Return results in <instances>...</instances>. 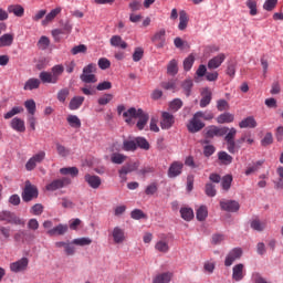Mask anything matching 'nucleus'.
<instances>
[{
  "label": "nucleus",
  "mask_w": 283,
  "mask_h": 283,
  "mask_svg": "<svg viewBox=\"0 0 283 283\" xmlns=\"http://www.w3.org/2000/svg\"><path fill=\"white\" fill-rule=\"evenodd\" d=\"M63 72H65V66H63V64H57L54 65L51 71H42L39 74V78L35 77H31L29 78L24 86L23 90L24 91H30L32 92V90H39V87H41V83L49 84V85H56V83H59L61 76H63Z\"/></svg>",
  "instance_id": "f257e3e1"
},
{
  "label": "nucleus",
  "mask_w": 283,
  "mask_h": 283,
  "mask_svg": "<svg viewBox=\"0 0 283 283\" xmlns=\"http://www.w3.org/2000/svg\"><path fill=\"white\" fill-rule=\"evenodd\" d=\"M95 72H96V64L91 63L84 66L83 73L80 76L82 83H86V84L97 83L98 78H96V76L94 75Z\"/></svg>",
  "instance_id": "f03ea898"
},
{
  "label": "nucleus",
  "mask_w": 283,
  "mask_h": 283,
  "mask_svg": "<svg viewBox=\"0 0 283 283\" xmlns=\"http://www.w3.org/2000/svg\"><path fill=\"white\" fill-rule=\"evenodd\" d=\"M34 198H39V189H36V186L32 185L30 181H25V186L22 191L23 202H32Z\"/></svg>",
  "instance_id": "7ed1b4c3"
},
{
  "label": "nucleus",
  "mask_w": 283,
  "mask_h": 283,
  "mask_svg": "<svg viewBox=\"0 0 283 283\" xmlns=\"http://www.w3.org/2000/svg\"><path fill=\"white\" fill-rule=\"evenodd\" d=\"M229 132V127H218L216 125H211L205 128L206 138H216L227 136Z\"/></svg>",
  "instance_id": "20e7f679"
},
{
  "label": "nucleus",
  "mask_w": 283,
  "mask_h": 283,
  "mask_svg": "<svg viewBox=\"0 0 283 283\" xmlns=\"http://www.w3.org/2000/svg\"><path fill=\"white\" fill-rule=\"evenodd\" d=\"M72 185V179L70 177H62L60 179H55L45 186L46 191H57V189H63L64 187H69Z\"/></svg>",
  "instance_id": "39448f33"
},
{
  "label": "nucleus",
  "mask_w": 283,
  "mask_h": 283,
  "mask_svg": "<svg viewBox=\"0 0 283 283\" xmlns=\"http://www.w3.org/2000/svg\"><path fill=\"white\" fill-rule=\"evenodd\" d=\"M228 134L224 137V140L227 143V149L229 154H235L238 151V146L235 145V136L238 134V129L235 128H228Z\"/></svg>",
  "instance_id": "423d86ee"
},
{
  "label": "nucleus",
  "mask_w": 283,
  "mask_h": 283,
  "mask_svg": "<svg viewBox=\"0 0 283 283\" xmlns=\"http://www.w3.org/2000/svg\"><path fill=\"white\" fill-rule=\"evenodd\" d=\"M42 160H45V151L40 150L33 155L25 164L27 171H32L36 169V165H40Z\"/></svg>",
  "instance_id": "0eeeda50"
},
{
  "label": "nucleus",
  "mask_w": 283,
  "mask_h": 283,
  "mask_svg": "<svg viewBox=\"0 0 283 283\" xmlns=\"http://www.w3.org/2000/svg\"><path fill=\"white\" fill-rule=\"evenodd\" d=\"M176 124V117L169 112H161L160 127L161 129H171Z\"/></svg>",
  "instance_id": "6e6552de"
},
{
  "label": "nucleus",
  "mask_w": 283,
  "mask_h": 283,
  "mask_svg": "<svg viewBox=\"0 0 283 283\" xmlns=\"http://www.w3.org/2000/svg\"><path fill=\"white\" fill-rule=\"evenodd\" d=\"M30 264V260L28 258H22L10 264V271L12 273H23L28 271V265Z\"/></svg>",
  "instance_id": "1a4fd4ad"
},
{
  "label": "nucleus",
  "mask_w": 283,
  "mask_h": 283,
  "mask_svg": "<svg viewBox=\"0 0 283 283\" xmlns=\"http://www.w3.org/2000/svg\"><path fill=\"white\" fill-rule=\"evenodd\" d=\"M187 129L190 134H198L201 129H205V122L197 118L196 115L187 124Z\"/></svg>",
  "instance_id": "9d476101"
},
{
  "label": "nucleus",
  "mask_w": 283,
  "mask_h": 283,
  "mask_svg": "<svg viewBox=\"0 0 283 283\" xmlns=\"http://www.w3.org/2000/svg\"><path fill=\"white\" fill-rule=\"evenodd\" d=\"M139 167L138 163L126 164L118 170L119 178L122 182H127V174H132L133 171H137Z\"/></svg>",
  "instance_id": "9b49d317"
},
{
  "label": "nucleus",
  "mask_w": 283,
  "mask_h": 283,
  "mask_svg": "<svg viewBox=\"0 0 283 283\" xmlns=\"http://www.w3.org/2000/svg\"><path fill=\"white\" fill-rule=\"evenodd\" d=\"M0 222H8V224H23V221L10 211L0 212Z\"/></svg>",
  "instance_id": "f8f14e48"
},
{
  "label": "nucleus",
  "mask_w": 283,
  "mask_h": 283,
  "mask_svg": "<svg viewBox=\"0 0 283 283\" xmlns=\"http://www.w3.org/2000/svg\"><path fill=\"white\" fill-rule=\"evenodd\" d=\"M220 207L223 211H229L230 213H235V211H240V203L235 200L220 201Z\"/></svg>",
  "instance_id": "ddd939ff"
},
{
  "label": "nucleus",
  "mask_w": 283,
  "mask_h": 283,
  "mask_svg": "<svg viewBox=\"0 0 283 283\" xmlns=\"http://www.w3.org/2000/svg\"><path fill=\"white\" fill-rule=\"evenodd\" d=\"M240 258H242V249L240 248L232 249L226 258V261H224L226 266H231V264H233L235 260H240Z\"/></svg>",
  "instance_id": "4468645a"
},
{
  "label": "nucleus",
  "mask_w": 283,
  "mask_h": 283,
  "mask_svg": "<svg viewBox=\"0 0 283 283\" xmlns=\"http://www.w3.org/2000/svg\"><path fill=\"white\" fill-rule=\"evenodd\" d=\"M144 111L142 108L136 109L135 107L128 108L126 112L123 113V117L126 118L125 123L128 125L132 124L133 118H138L143 116Z\"/></svg>",
  "instance_id": "2eb2a0df"
},
{
  "label": "nucleus",
  "mask_w": 283,
  "mask_h": 283,
  "mask_svg": "<svg viewBox=\"0 0 283 283\" xmlns=\"http://www.w3.org/2000/svg\"><path fill=\"white\" fill-rule=\"evenodd\" d=\"M226 60L227 55L224 53H219L217 56L208 61V70H218V67H220Z\"/></svg>",
  "instance_id": "dca6fc26"
},
{
  "label": "nucleus",
  "mask_w": 283,
  "mask_h": 283,
  "mask_svg": "<svg viewBox=\"0 0 283 283\" xmlns=\"http://www.w3.org/2000/svg\"><path fill=\"white\" fill-rule=\"evenodd\" d=\"M84 180H85V182H87V185H88V187H91V189H98L101 187V185H103V180L101 179V177H98L96 175L86 174L84 176Z\"/></svg>",
  "instance_id": "f3484780"
},
{
  "label": "nucleus",
  "mask_w": 283,
  "mask_h": 283,
  "mask_svg": "<svg viewBox=\"0 0 283 283\" xmlns=\"http://www.w3.org/2000/svg\"><path fill=\"white\" fill-rule=\"evenodd\" d=\"M111 235L115 244H123V242H125L126 240L125 230L122 229L120 227H115L112 230Z\"/></svg>",
  "instance_id": "a211bd4d"
},
{
  "label": "nucleus",
  "mask_w": 283,
  "mask_h": 283,
  "mask_svg": "<svg viewBox=\"0 0 283 283\" xmlns=\"http://www.w3.org/2000/svg\"><path fill=\"white\" fill-rule=\"evenodd\" d=\"M185 165L180 161H174L168 169V178H178L182 174Z\"/></svg>",
  "instance_id": "6ab92c4d"
},
{
  "label": "nucleus",
  "mask_w": 283,
  "mask_h": 283,
  "mask_svg": "<svg viewBox=\"0 0 283 283\" xmlns=\"http://www.w3.org/2000/svg\"><path fill=\"white\" fill-rule=\"evenodd\" d=\"M166 31L165 29H161L157 31L153 38L151 41L155 43L156 48H165L166 39H165Z\"/></svg>",
  "instance_id": "aec40b11"
},
{
  "label": "nucleus",
  "mask_w": 283,
  "mask_h": 283,
  "mask_svg": "<svg viewBox=\"0 0 283 283\" xmlns=\"http://www.w3.org/2000/svg\"><path fill=\"white\" fill-rule=\"evenodd\" d=\"M239 127L240 129H255L258 127V120L253 116H248L239 123Z\"/></svg>",
  "instance_id": "412c9836"
},
{
  "label": "nucleus",
  "mask_w": 283,
  "mask_h": 283,
  "mask_svg": "<svg viewBox=\"0 0 283 283\" xmlns=\"http://www.w3.org/2000/svg\"><path fill=\"white\" fill-rule=\"evenodd\" d=\"M232 279L235 282H240V281L244 280V264L239 263V264L233 266V269H232Z\"/></svg>",
  "instance_id": "4be33fe9"
},
{
  "label": "nucleus",
  "mask_w": 283,
  "mask_h": 283,
  "mask_svg": "<svg viewBox=\"0 0 283 283\" xmlns=\"http://www.w3.org/2000/svg\"><path fill=\"white\" fill-rule=\"evenodd\" d=\"M83 103H85V97L74 96L69 103V109H71V112L81 109V106L83 105Z\"/></svg>",
  "instance_id": "5701e85b"
},
{
  "label": "nucleus",
  "mask_w": 283,
  "mask_h": 283,
  "mask_svg": "<svg viewBox=\"0 0 283 283\" xmlns=\"http://www.w3.org/2000/svg\"><path fill=\"white\" fill-rule=\"evenodd\" d=\"M113 48H120V50H127V42L120 35H113L109 40Z\"/></svg>",
  "instance_id": "b1692460"
},
{
  "label": "nucleus",
  "mask_w": 283,
  "mask_h": 283,
  "mask_svg": "<svg viewBox=\"0 0 283 283\" xmlns=\"http://www.w3.org/2000/svg\"><path fill=\"white\" fill-rule=\"evenodd\" d=\"M172 277H174V273L164 272V273L157 274L154 277L153 283H169V282H171Z\"/></svg>",
  "instance_id": "393cba45"
},
{
  "label": "nucleus",
  "mask_w": 283,
  "mask_h": 283,
  "mask_svg": "<svg viewBox=\"0 0 283 283\" xmlns=\"http://www.w3.org/2000/svg\"><path fill=\"white\" fill-rule=\"evenodd\" d=\"M187 25H189V15L187 14V11L182 10L179 12L178 29L180 31H185V30H187Z\"/></svg>",
  "instance_id": "a878e982"
},
{
  "label": "nucleus",
  "mask_w": 283,
  "mask_h": 283,
  "mask_svg": "<svg viewBox=\"0 0 283 283\" xmlns=\"http://www.w3.org/2000/svg\"><path fill=\"white\" fill-rule=\"evenodd\" d=\"M61 7H57L53 10H51L50 13H48L44 18V20L42 21V25H48V23H52V21H54V19H56V17H59V14H61Z\"/></svg>",
  "instance_id": "bb28decb"
},
{
  "label": "nucleus",
  "mask_w": 283,
  "mask_h": 283,
  "mask_svg": "<svg viewBox=\"0 0 283 283\" xmlns=\"http://www.w3.org/2000/svg\"><path fill=\"white\" fill-rule=\"evenodd\" d=\"M14 43V34L6 33L0 36V48H10Z\"/></svg>",
  "instance_id": "cd10ccee"
},
{
  "label": "nucleus",
  "mask_w": 283,
  "mask_h": 283,
  "mask_svg": "<svg viewBox=\"0 0 283 283\" xmlns=\"http://www.w3.org/2000/svg\"><path fill=\"white\" fill-rule=\"evenodd\" d=\"M11 127L14 132L23 133L25 132V122L19 117H15L11 120Z\"/></svg>",
  "instance_id": "c85d7f7f"
},
{
  "label": "nucleus",
  "mask_w": 283,
  "mask_h": 283,
  "mask_svg": "<svg viewBox=\"0 0 283 283\" xmlns=\"http://www.w3.org/2000/svg\"><path fill=\"white\" fill-rule=\"evenodd\" d=\"M235 120V115L231 113H223L217 117V123L219 125H224L227 123H233Z\"/></svg>",
  "instance_id": "c756f323"
},
{
  "label": "nucleus",
  "mask_w": 283,
  "mask_h": 283,
  "mask_svg": "<svg viewBox=\"0 0 283 283\" xmlns=\"http://www.w3.org/2000/svg\"><path fill=\"white\" fill-rule=\"evenodd\" d=\"M156 251L159 253H169V241L161 239L155 244Z\"/></svg>",
  "instance_id": "7c9ffc66"
},
{
  "label": "nucleus",
  "mask_w": 283,
  "mask_h": 283,
  "mask_svg": "<svg viewBox=\"0 0 283 283\" xmlns=\"http://www.w3.org/2000/svg\"><path fill=\"white\" fill-rule=\"evenodd\" d=\"M8 12L14 14L15 17H23L25 9L20 4H11L8 7Z\"/></svg>",
  "instance_id": "2f4dec72"
},
{
  "label": "nucleus",
  "mask_w": 283,
  "mask_h": 283,
  "mask_svg": "<svg viewBox=\"0 0 283 283\" xmlns=\"http://www.w3.org/2000/svg\"><path fill=\"white\" fill-rule=\"evenodd\" d=\"M201 95L200 107H207L211 103L212 94L209 88H205Z\"/></svg>",
  "instance_id": "473e14b6"
},
{
  "label": "nucleus",
  "mask_w": 283,
  "mask_h": 283,
  "mask_svg": "<svg viewBox=\"0 0 283 283\" xmlns=\"http://www.w3.org/2000/svg\"><path fill=\"white\" fill-rule=\"evenodd\" d=\"M65 233H67V226L63 224H59L48 231V235H65Z\"/></svg>",
  "instance_id": "72a5a7b5"
},
{
  "label": "nucleus",
  "mask_w": 283,
  "mask_h": 283,
  "mask_svg": "<svg viewBox=\"0 0 283 283\" xmlns=\"http://www.w3.org/2000/svg\"><path fill=\"white\" fill-rule=\"evenodd\" d=\"M62 176H70L71 178H76L78 176V168L76 167H64L60 169Z\"/></svg>",
  "instance_id": "f704fd0d"
},
{
  "label": "nucleus",
  "mask_w": 283,
  "mask_h": 283,
  "mask_svg": "<svg viewBox=\"0 0 283 283\" xmlns=\"http://www.w3.org/2000/svg\"><path fill=\"white\" fill-rule=\"evenodd\" d=\"M66 120L70 125V127H73L74 129H81V119L76 115H69L66 117Z\"/></svg>",
  "instance_id": "c9c22d12"
},
{
  "label": "nucleus",
  "mask_w": 283,
  "mask_h": 283,
  "mask_svg": "<svg viewBox=\"0 0 283 283\" xmlns=\"http://www.w3.org/2000/svg\"><path fill=\"white\" fill-rule=\"evenodd\" d=\"M180 214L182 220H186V222H191V220H193V209L191 208H181Z\"/></svg>",
  "instance_id": "e433bc0d"
},
{
  "label": "nucleus",
  "mask_w": 283,
  "mask_h": 283,
  "mask_svg": "<svg viewBox=\"0 0 283 283\" xmlns=\"http://www.w3.org/2000/svg\"><path fill=\"white\" fill-rule=\"evenodd\" d=\"M125 160H127V156H125V155H123L120 153H113L111 155V161L114 165H123Z\"/></svg>",
  "instance_id": "4c0bfd02"
},
{
  "label": "nucleus",
  "mask_w": 283,
  "mask_h": 283,
  "mask_svg": "<svg viewBox=\"0 0 283 283\" xmlns=\"http://www.w3.org/2000/svg\"><path fill=\"white\" fill-rule=\"evenodd\" d=\"M208 216H209V210L207 209V206H201L198 208L197 220H199V222H205Z\"/></svg>",
  "instance_id": "58836bf2"
},
{
  "label": "nucleus",
  "mask_w": 283,
  "mask_h": 283,
  "mask_svg": "<svg viewBox=\"0 0 283 283\" xmlns=\"http://www.w3.org/2000/svg\"><path fill=\"white\" fill-rule=\"evenodd\" d=\"M218 158L222 163V165H231V163H233V157L227 151H219Z\"/></svg>",
  "instance_id": "ea45409f"
},
{
  "label": "nucleus",
  "mask_w": 283,
  "mask_h": 283,
  "mask_svg": "<svg viewBox=\"0 0 283 283\" xmlns=\"http://www.w3.org/2000/svg\"><path fill=\"white\" fill-rule=\"evenodd\" d=\"M135 144L139 149H144L145 151H149L150 145L149 142L145 137L135 138Z\"/></svg>",
  "instance_id": "a19ab883"
},
{
  "label": "nucleus",
  "mask_w": 283,
  "mask_h": 283,
  "mask_svg": "<svg viewBox=\"0 0 283 283\" xmlns=\"http://www.w3.org/2000/svg\"><path fill=\"white\" fill-rule=\"evenodd\" d=\"M231 182H233V176L226 175L221 179V187L224 191H229L231 189Z\"/></svg>",
  "instance_id": "79ce46f5"
},
{
  "label": "nucleus",
  "mask_w": 283,
  "mask_h": 283,
  "mask_svg": "<svg viewBox=\"0 0 283 283\" xmlns=\"http://www.w3.org/2000/svg\"><path fill=\"white\" fill-rule=\"evenodd\" d=\"M137 118H139L137 122V128L139 129V132H143V129H145V125H147V123L149 122V115L145 114L144 112Z\"/></svg>",
  "instance_id": "37998d69"
},
{
  "label": "nucleus",
  "mask_w": 283,
  "mask_h": 283,
  "mask_svg": "<svg viewBox=\"0 0 283 283\" xmlns=\"http://www.w3.org/2000/svg\"><path fill=\"white\" fill-rule=\"evenodd\" d=\"M24 107L29 115L36 114V102H34V99H27L24 102Z\"/></svg>",
  "instance_id": "c03bdc74"
},
{
  "label": "nucleus",
  "mask_w": 283,
  "mask_h": 283,
  "mask_svg": "<svg viewBox=\"0 0 283 283\" xmlns=\"http://www.w3.org/2000/svg\"><path fill=\"white\" fill-rule=\"evenodd\" d=\"M167 73L170 76H176L178 74V61L171 60L167 65Z\"/></svg>",
  "instance_id": "a18cd8bd"
},
{
  "label": "nucleus",
  "mask_w": 283,
  "mask_h": 283,
  "mask_svg": "<svg viewBox=\"0 0 283 283\" xmlns=\"http://www.w3.org/2000/svg\"><path fill=\"white\" fill-rule=\"evenodd\" d=\"M264 165V160H259L254 164H252V166H249L245 170V176H251V174H255V171H258L260 169V167H262Z\"/></svg>",
  "instance_id": "49530a36"
},
{
  "label": "nucleus",
  "mask_w": 283,
  "mask_h": 283,
  "mask_svg": "<svg viewBox=\"0 0 283 283\" xmlns=\"http://www.w3.org/2000/svg\"><path fill=\"white\" fill-rule=\"evenodd\" d=\"M123 149H124V151H136L138 149V146L136 145V139L135 140H124Z\"/></svg>",
  "instance_id": "de8ad7c7"
},
{
  "label": "nucleus",
  "mask_w": 283,
  "mask_h": 283,
  "mask_svg": "<svg viewBox=\"0 0 283 283\" xmlns=\"http://www.w3.org/2000/svg\"><path fill=\"white\" fill-rule=\"evenodd\" d=\"M112 101H114V95L106 93L97 99V103H98V105L105 106V105H109V103H112Z\"/></svg>",
  "instance_id": "09e8293b"
},
{
  "label": "nucleus",
  "mask_w": 283,
  "mask_h": 283,
  "mask_svg": "<svg viewBox=\"0 0 283 283\" xmlns=\"http://www.w3.org/2000/svg\"><path fill=\"white\" fill-rule=\"evenodd\" d=\"M181 87L186 96H191V90L193 87V80H186L181 83Z\"/></svg>",
  "instance_id": "8fccbe9b"
},
{
  "label": "nucleus",
  "mask_w": 283,
  "mask_h": 283,
  "mask_svg": "<svg viewBox=\"0 0 283 283\" xmlns=\"http://www.w3.org/2000/svg\"><path fill=\"white\" fill-rule=\"evenodd\" d=\"M145 56V50L140 46L136 48L133 53V61L135 63H138V61H143V57Z\"/></svg>",
  "instance_id": "3c124183"
},
{
  "label": "nucleus",
  "mask_w": 283,
  "mask_h": 283,
  "mask_svg": "<svg viewBox=\"0 0 283 283\" xmlns=\"http://www.w3.org/2000/svg\"><path fill=\"white\" fill-rule=\"evenodd\" d=\"M72 244H76V247H90L92 244V239L90 238H78L72 241Z\"/></svg>",
  "instance_id": "603ef678"
},
{
  "label": "nucleus",
  "mask_w": 283,
  "mask_h": 283,
  "mask_svg": "<svg viewBox=\"0 0 283 283\" xmlns=\"http://www.w3.org/2000/svg\"><path fill=\"white\" fill-rule=\"evenodd\" d=\"M245 6L249 8L251 17L258 14V2L255 0H248Z\"/></svg>",
  "instance_id": "864d4df0"
},
{
  "label": "nucleus",
  "mask_w": 283,
  "mask_h": 283,
  "mask_svg": "<svg viewBox=\"0 0 283 283\" xmlns=\"http://www.w3.org/2000/svg\"><path fill=\"white\" fill-rule=\"evenodd\" d=\"M55 147L59 156H61L62 158H67V155L70 154V149L67 147L63 146L60 143H56Z\"/></svg>",
  "instance_id": "5fc2aeb1"
},
{
  "label": "nucleus",
  "mask_w": 283,
  "mask_h": 283,
  "mask_svg": "<svg viewBox=\"0 0 283 283\" xmlns=\"http://www.w3.org/2000/svg\"><path fill=\"white\" fill-rule=\"evenodd\" d=\"M38 48L39 50H48L50 48V38L42 35L38 41Z\"/></svg>",
  "instance_id": "6e6d98bb"
},
{
  "label": "nucleus",
  "mask_w": 283,
  "mask_h": 283,
  "mask_svg": "<svg viewBox=\"0 0 283 283\" xmlns=\"http://www.w3.org/2000/svg\"><path fill=\"white\" fill-rule=\"evenodd\" d=\"M67 96H70V88L65 87L57 92V101L60 103H65L67 101Z\"/></svg>",
  "instance_id": "4d7b16f0"
},
{
  "label": "nucleus",
  "mask_w": 283,
  "mask_h": 283,
  "mask_svg": "<svg viewBox=\"0 0 283 283\" xmlns=\"http://www.w3.org/2000/svg\"><path fill=\"white\" fill-rule=\"evenodd\" d=\"M23 112V107L21 106H14L11 111H9L7 114H4L6 120H10L13 116H17V114H21Z\"/></svg>",
  "instance_id": "13d9d810"
},
{
  "label": "nucleus",
  "mask_w": 283,
  "mask_h": 283,
  "mask_svg": "<svg viewBox=\"0 0 283 283\" xmlns=\"http://www.w3.org/2000/svg\"><path fill=\"white\" fill-rule=\"evenodd\" d=\"M251 229H253L254 231H263L264 229H266V223L255 219L251 222Z\"/></svg>",
  "instance_id": "bf43d9fd"
},
{
  "label": "nucleus",
  "mask_w": 283,
  "mask_h": 283,
  "mask_svg": "<svg viewBox=\"0 0 283 283\" xmlns=\"http://www.w3.org/2000/svg\"><path fill=\"white\" fill-rule=\"evenodd\" d=\"M195 62H196V57H193V55H189L188 57H186L184 60V70L186 72H189V70H191V67H193Z\"/></svg>",
  "instance_id": "052dcab7"
},
{
  "label": "nucleus",
  "mask_w": 283,
  "mask_h": 283,
  "mask_svg": "<svg viewBox=\"0 0 283 283\" xmlns=\"http://www.w3.org/2000/svg\"><path fill=\"white\" fill-rule=\"evenodd\" d=\"M199 120L203 118V120H213V113L211 112H197L195 115Z\"/></svg>",
  "instance_id": "680f3d73"
},
{
  "label": "nucleus",
  "mask_w": 283,
  "mask_h": 283,
  "mask_svg": "<svg viewBox=\"0 0 283 283\" xmlns=\"http://www.w3.org/2000/svg\"><path fill=\"white\" fill-rule=\"evenodd\" d=\"M181 107H182V99L180 98H176L169 104V109L171 112H178V109H180Z\"/></svg>",
  "instance_id": "e2e57ef3"
},
{
  "label": "nucleus",
  "mask_w": 283,
  "mask_h": 283,
  "mask_svg": "<svg viewBox=\"0 0 283 283\" xmlns=\"http://www.w3.org/2000/svg\"><path fill=\"white\" fill-rule=\"evenodd\" d=\"M82 93L85 94V96H94L96 95V87L92 85H85L81 88Z\"/></svg>",
  "instance_id": "0e129e2a"
},
{
  "label": "nucleus",
  "mask_w": 283,
  "mask_h": 283,
  "mask_svg": "<svg viewBox=\"0 0 283 283\" xmlns=\"http://www.w3.org/2000/svg\"><path fill=\"white\" fill-rule=\"evenodd\" d=\"M130 218H133V220H143V218H147V214L140 209H135L130 212Z\"/></svg>",
  "instance_id": "69168bd1"
},
{
  "label": "nucleus",
  "mask_w": 283,
  "mask_h": 283,
  "mask_svg": "<svg viewBox=\"0 0 283 283\" xmlns=\"http://www.w3.org/2000/svg\"><path fill=\"white\" fill-rule=\"evenodd\" d=\"M157 191H158V184L156 182L148 185L145 189L146 196H154V193H156Z\"/></svg>",
  "instance_id": "338daca9"
},
{
  "label": "nucleus",
  "mask_w": 283,
  "mask_h": 283,
  "mask_svg": "<svg viewBox=\"0 0 283 283\" xmlns=\"http://www.w3.org/2000/svg\"><path fill=\"white\" fill-rule=\"evenodd\" d=\"M275 6H277V0H265L263 4V10L271 12L275 8Z\"/></svg>",
  "instance_id": "774afa93"
}]
</instances>
